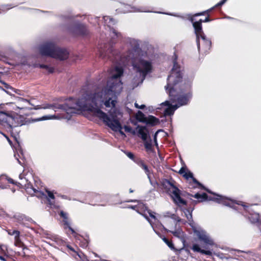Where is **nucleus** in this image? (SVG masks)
<instances>
[{"mask_svg": "<svg viewBox=\"0 0 261 261\" xmlns=\"http://www.w3.org/2000/svg\"><path fill=\"white\" fill-rule=\"evenodd\" d=\"M123 73V69L121 66H116L111 69L107 85L100 91L86 93L79 99L71 98L64 105L47 103L37 106L34 109H49L55 111L61 109L66 113L63 114V118L68 120L72 114L77 113L79 111H88L102 120L112 130L119 132L121 135L125 136L122 131V127L120 122L122 114L114 111L117 103V96L122 90V83L120 77Z\"/></svg>", "mask_w": 261, "mask_h": 261, "instance_id": "obj_1", "label": "nucleus"}, {"mask_svg": "<svg viewBox=\"0 0 261 261\" xmlns=\"http://www.w3.org/2000/svg\"><path fill=\"white\" fill-rule=\"evenodd\" d=\"M174 56L173 67L167 78V84L165 87L170 100H166L161 103L162 107H165V116L173 115L178 108L187 105L192 98V82L190 80L183 79L182 70L176 62V56Z\"/></svg>", "mask_w": 261, "mask_h": 261, "instance_id": "obj_2", "label": "nucleus"}, {"mask_svg": "<svg viewBox=\"0 0 261 261\" xmlns=\"http://www.w3.org/2000/svg\"><path fill=\"white\" fill-rule=\"evenodd\" d=\"M123 65L130 63L133 69L136 73L134 79L135 86L142 84L146 76L151 73L153 69V58L147 54L146 52L142 51L137 55L131 56L127 60L120 61Z\"/></svg>", "mask_w": 261, "mask_h": 261, "instance_id": "obj_3", "label": "nucleus"}, {"mask_svg": "<svg viewBox=\"0 0 261 261\" xmlns=\"http://www.w3.org/2000/svg\"><path fill=\"white\" fill-rule=\"evenodd\" d=\"M124 42L128 46V50L126 55L122 54L120 51L110 45L106 50L100 51V56L102 58H108L111 60H112V57H114L116 61L118 59H120V61H121L125 59L127 60L128 58L137 55L138 54L143 51L139 47V43L138 40L127 37L124 39Z\"/></svg>", "mask_w": 261, "mask_h": 261, "instance_id": "obj_4", "label": "nucleus"}, {"mask_svg": "<svg viewBox=\"0 0 261 261\" xmlns=\"http://www.w3.org/2000/svg\"><path fill=\"white\" fill-rule=\"evenodd\" d=\"M215 200L218 203L232 207L236 210H244L246 214L243 213V215L248 217L252 223H256L258 224L260 222L259 221V214L254 212L250 207V206L244 204L243 202L239 201L236 203L232 200L221 195H217V197L215 198ZM250 206H252V205H251Z\"/></svg>", "mask_w": 261, "mask_h": 261, "instance_id": "obj_5", "label": "nucleus"}, {"mask_svg": "<svg viewBox=\"0 0 261 261\" xmlns=\"http://www.w3.org/2000/svg\"><path fill=\"white\" fill-rule=\"evenodd\" d=\"M42 56H48L57 59L63 60L68 57V52L64 48L57 47L51 41H46L42 43L38 48Z\"/></svg>", "mask_w": 261, "mask_h": 261, "instance_id": "obj_6", "label": "nucleus"}, {"mask_svg": "<svg viewBox=\"0 0 261 261\" xmlns=\"http://www.w3.org/2000/svg\"><path fill=\"white\" fill-rule=\"evenodd\" d=\"M14 105V103L11 102L7 103L4 104L2 109L0 110V125L7 128L22 125L18 122V117H15L13 112L9 108Z\"/></svg>", "mask_w": 261, "mask_h": 261, "instance_id": "obj_7", "label": "nucleus"}, {"mask_svg": "<svg viewBox=\"0 0 261 261\" xmlns=\"http://www.w3.org/2000/svg\"><path fill=\"white\" fill-rule=\"evenodd\" d=\"M138 204L136 211L142 215L150 223L152 229L156 234H159L157 230L155 229V225H159L161 227H163V225L159 221L158 218L154 215V213L151 212L150 210H148L146 206L142 203L137 201Z\"/></svg>", "mask_w": 261, "mask_h": 261, "instance_id": "obj_8", "label": "nucleus"}, {"mask_svg": "<svg viewBox=\"0 0 261 261\" xmlns=\"http://www.w3.org/2000/svg\"><path fill=\"white\" fill-rule=\"evenodd\" d=\"M180 221V219L178 217H177L175 215H172L171 218L169 219L168 222L169 223H173L175 224V227H173L172 226H168L169 229L165 228V227L163 226L164 227H161L159 225H155V229L156 230V228H159L161 230L162 229H164L167 232H170L173 235L179 239L182 242L184 243L185 242V234L182 230L178 226H177V222Z\"/></svg>", "mask_w": 261, "mask_h": 261, "instance_id": "obj_9", "label": "nucleus"}, {"mask_svg": "<svg viewBox=\"0 0 261 261\" xmlns=\"http://www.w3.org/2000/svg\"><path fill=\"white\" fill-rule=\"evenodd\" d=\"M164 185L165 188L168 189V193L175 203L179 206L186 204V201L180 197V190L174 186L173 183L169 180H166Z\"/></svg>", "mask_w": 261, "mask_h": 261, "instance_id": "obj_10", "label": "nucleus"}, {"mask_svg": "<svg viewBox=\"0 0 261 261\" xmlns=\"http://www.w3.org/2000/svg\"><path fill=\"white\" fill-rule=\"evenodd\" d=\"M19 178L20 181L18 182V186H20L21 188H25L26 192L28 194L37 197H41L44 195L42 192L38 190V188H35L30 182L28 181V180L24 177L23 173L19 174Z\"/></svg>", "mask_w": 261, "mask_h": 261, "instance_id": "obj_11", "label": "nucleus"}, {"mask_svg": "<svg viewBox=\"0 0 261 261\" xmlns=\"http://www.w3.org/2000/svg\"><path fill=\"white\" fill-rule=\"evenodd\" d=\"M192 228L194 234L199 240L206 245L212 246L215 245L213 239L205 230L200 227L192 226Z\"/></svg>", "mask_w": 261, "mask_h": 261, "instance_id": "obj_12", "label": "nucleus"}, {"mask_svg": "<svg viewBox=\"0 0 261 261\" xmlns=\"http://www.w3.org/2000/svg\"><path fill=\"white\" fill-rule=\"evenodd\" d=\"M102 19L105 26H107L109 29L108 31L112 39L119 38L122 37V34L113 28V25L116 23V21L113 18L108 16H104Z\"/></svg>", "mask_w": 261, "mask_h": 261, "instance_id": "obj_13", "label": "nucleus"}, {"mask_svg": "<svg viewBox=\"0 0 261 261\" xmlns=\"http://www.w3.org/2000/svg\"><path fill=\"white\" fill-rule=\"evenodd\" d=\"M152 11L149 10L146 7H136L132 6L129 5L123 4L122 5L121 11L122 13H128V12H151Z\"/></svg>", "mask_w": 261, "mask_h": 261, "instance_id": "obj_14", "label": "nucleus"}, {"mask_svg": "<svg viewBox=\"0 0 261 261\" xmlns=\"http://www.w3.org/2000/svg\"><path fill=\"white\" fill-rule=\"evenodd\" d=\"M201 23L202 19H200L198 21L193 22V26L196 35V42L198 49L200 48V36H202V35H204L202 30Z\"/></svg>", "mask_w": 261, "mask_h": 261, "instance_id": "obj_15", "label": "nucleus"}, {"mask_svg": "<svg viewBox=\"0 0 261 261\" xmlns=\"http://www.w3.org/2000/svg\"><path fill=\"white\" fill-rule=\"evenodd\" d=\"M70 29V32L75 35H85L87 34V30L85 25L80 23L75 24Z\"/></svg>", "mask_w": 261, "mask_h": 261, "instance_id": "obj_16", "label": "nucleus"}, {"mask_svg": "<svg viewBox=\"0 0 261 261\" xmlns=\"http://www.w3.org/2000/svg\"><path fill=\"white\" fill-rule=\"evenodd\" d=\"M60 215L63 218V224L64 225V228H68L71 231V233L73 235L75 238L77 237V234L75 232L73 229H72L70 226V222L68 218V215L67 213L64 212L63 211H61L60 213Z\"/></svg>", "mask_w": 261, "mask_h": 261, "instance_id": "obj_17", "label": "nucleus"}, {"mask_svg": "<svg viewBox=\"0 0 261 261\" xmlns=\"http://www.w3.org/2000/svg\"><path fill=\"white\" fill-rule=\"evenodd\" d=\"M136 132L138 137H140L143 141H145L149 138V130L146 126L138 125L136 127Z\"/></svg>", "mask_w": 261, "mask_h": 261, "instance_id": "obj_18", "label": "nucleus"}, {"mask_svg": "<svg viewBox=\"0 0 261 261\" xmlns=\"http://www.w3.org/2000/svg\"><path fill=\"white\" fill-rule=\"evenodd\" d=\"M201 43L205 51L210 49L211 46V40L207 38L205 35L200 36V43Z\"/></svg>", "mask_w": 261, "mask_h": 261, "instance_id": "obj_19", "label": "nucleus"}, {"mask_svg": "<svg viewBox=\"0 0 261 261\" xmlns=\"http://www.w3.org/2000/svg\"><path fill=\"white\" fill-rule=\"evenodd\" d=\"M192 249L194 252H200L202 254H204L207 255H211L212 252L210 250H205L203 249H201L199 246L197 244H194L192 246Z\"/></svg>", "mask_w": 261, "mask_h": 261, "instance_id": "obj_20", "label": "nucleus"}, {"mask_svg": "<svg viewBox=\"0 0 261 261\" xmlns=\"http://www.w3.org/2000/svg\"><path fill=\"white\" fill-rule=\"evenodd\" d=\"M184 216L187 218L188 220L189 221V224L192 227L194 226L193 225V220H192V211L190 209H184L182 210Z\"/></svg>", "mask_w": 261, "mask_h": 261, "instance_id": "obj_21", "label": "nucleus"}, {"mask_svg": "<svg viewBox=\"0 0 261 261\" xmlns=\"http://www.w3.org/2000/svg\"><path fill=\"white\" fill-rule=\"evenodd\" d=\"M146 121H145L144 123L152 125H156L159 122V119L158 118L152 115H149L148 117H146Z\"/></svg>", "mask_w": 261, "mask_h": 261, "instance_id": "obj_22", "label": "nucleus"}, {"mask_svg": "<svg viewBox=\"0 0 261 261\" xmlns=\"http://www.w3.org/2000/svg\"><path fill=\"white\" fill-rule=\"evenodd\" d=\"M183 176L187 179H189L190 178L192 179L193 182L194 184L198 185L199 186H201V185L199 183L193 176V174L190 171L187 170V172L184 174Z\"/></svg>", "mask_w": 261, "mask_h": 261, "instance_id": "obj_23", "label": "nucleus"}, {"mask_svg": "<svg viewBox=\"0 0 261 261\" xmlns=\"http://www.w3.org/2000/svg\"><path fill=\"white\" fill-rule=\"evenodd\" d=\"M144 141V144L145 148L146 150V151L148 152H151L153 151L152 145V142L151 140L149 139V140H146Z\"/></svg>", "mask_w": 261, "mask_h": 261, "instance_id": "obj_24", "label": "nucleus"}, {"mask_svg": "<svg viewBox=\"0 0 261 261\" xmlns=\"http://www.w3.org/2000/svg\"><path fill=\"white\" fill-rule=\"evenodd\" d=\"M136 119L140 122H144L146 121V117L145 115L140 111H138V112L136 113Z\"/></svg>", "mask_w": 261, "mask_h": 261, "instance_id": "obj_25", "label": "nucleus"}, {"mask_svg": "<svg viewBox=\"0 0 261 261\" xmlns=\"http://www.w3.org/2000/svg\"><path fill=\"white\" fill-rule=\"evenodd\" d=\"M41 192V191H40ZM41 192H42L44 195H43L41 197H38L39 198H42L43 197H48V198L49 199V200H54L55 199V196L54 195V193L48 190H45V192H43L42 191H41Z\"/></svg>", "mask_w": 261, "mask_h": 261, "instance_id": "obj_26", "label": "nucleus"}, {"mask_svg": "<svg viewBox=\"0 0 261 261\" xmlns=\"http://www.w3.org/2000/svg\"><path fill=\"white\" fill-rule=\"evenodd\" d=\"M193 197L197 199H199L200 201H202L207 199V195L205 193H203L202 194L196 193L193 196Z\"/></svg>", "mask_w": 261, "mask_h": 261, "instance_id": "obj_27", "label": "nucleus"}, {"mask_svg": "<svg viewBox=\"0 0 261 261\" xmlns=\"http://www.w3.org/2000/svg\"><path fill=\"white\" fill-rule=\"evenodd\" d=\"M15 218L19 223L25 225L24 221L27 219V218L24 216L20 215H15Z\"/></svg>", "mask_w": 261, "mask_h": 261, "instance_id": "obj_28", "label": "nucleus"}, {"mask_svg": "<svg viewBox=\"0 0 261 261\" xmlns=\"http://www.w3.org/2000/svg\"><path fill=\"white\" fill-rule=\"evenodd\" d=\"M7 232L10 236H14V238L20 236V232L16 230L8 229Z\"/></svg>", "mask_w": 261, "mask_h": 261, "instance_id": "obj_29", "label": "nucleus"}, {"mask_svg": "<svg viewBox=\"0 0 261 261\" xmlns=\"http://www.w3.org/2000/svg\"><path fill=\"white\" fill-rule=\"evenodd\" d=\"M55 117H56V116L55 115L44 116L42 117H40V118L35 119V121H43V120H48V119H53Z\"/></svg>", "mask_w": 261, "mask_h": 261, "instance_id": "obj_30", "label": "nucleus"}, {"mask_svg": "<svg viewBox=\"0 0 261 261\" xmlns=\"http://www.w3.org/2000/svg\"><path fill=\"white\" fill-rule=\"evenodd\" d=\"M162 240L171 249H174V245L172 242L169 241L167 239H166L165 237L163 238Z\"/></svg>", "mask_w": 261, "mask_h": 261, "instance_id": "obj_31", "label": "nucleus"}, {"mask_svg": "<svg viewBox=\"0 0 261 261\" xmlns=\"http://www.w3.org/2000/svg\"><path fill=\"white\" fill-rule=\"evenodd\" d=\"M13 7L10 5H3L0 7V13L1 11H4L11 9Z\"/></svg>", "mask_w": 261, "mask_h": 261, "instance_id": "obj_32", "label": "nucleus"}, {"mask_svg": "<svg viewBox=\"0 0 261 261\" xmlns=\"http://www.w3.org/2000/svg\"><path fill=\"white\" fill-rule=\"evenodd\" d=\"M161 106V107L160 108H156V107H153V106H149L147 109L149 111V112H153V111H154L156 109H163V111H164V109H165V107H162L161 104L160 105Z\"/></svg>", "mask_w": 261, "mask_h": 261, "instance_id": "obj_33", "label": "nucleus"}, {"mask_svg": "<svg viewBox=\"0 0 261 261\" xmlns=\"http://www.w3.org/2000/svg\"><path fill=\"white\" fill-rule=\"evenodd\" d=\"M14 244L16 246L21 247L22 245L21 241L20 239L19 236L14 238Z\"/></svg>", "mask_w": 261, "mask_h": 261, "instance_id": "obj_34", "label": "nucleus"}, {"mask_svg": "<svg viewBox=\"0 0 261 261\" xmlns=\"http://www.w3.org/2000/svg\"><path fill=\"white\" fill-rule=\"evenodd\" d=\"M142 169H143L145 171V173L147 174L148 178L150 180V178L149 176L150 171L147 167V166L144 164V166L142 167Z\"/></svg>", "mask_w": 261, "mask_h": 261, "instance_id": "obj_35", "label": "nucleus"}, {"mask_svg": "<svg viewBox=\"0 0 261 261\" xmlns=\"http://www.w3.org/2000/svg\"><path fill=\"white\" fill-rule=\"evenodd\" d=\"M40 67L41 68H45L49 72H53L54 71V69L52 68V67H48L47 66V65H40Z\"/></svg>", "mask_w": 261, "mask_h": 261, "instance_id": "obj_36", "label": "nucleus"}, {"mask_svg": "<svg viewBox=\"0 0 261 261\" xmlns=\"http://www.w3.org/2000/svg\"><path fill=\"white\" fill-rule=\"evenodd\" d=\"M123 128L126 132L133 133V134L135 133V131L133 132L132 127L129 126L125 125Z\"/></svg>", "mask_w": 261, "mask_h": 261, "instance_id": "obj_37", "label": "nucleus"}, {"mask_svg": "<svg viewBox=\"0 0 261 261\" xmlns=\"http://www.w3.org/2000/svg\"><path fill=\"white\" fill-rule=\"evenodd\" d=\"M125 153L126 155H127V156L128 158H129L130 159L133 160L134 162L136 161L134 159V154L132 152H125Z\"/></svg>", "mask_w": 261, "mask_h": 261, "instance_id": "obj_38", "label": "nucleus"}, {"mask_svg": "<svg viewBox=\"0 0 261 261\" xmlns=\"http://www.w3.org/2000/svg\"><path fill=\"white\" fill-rule=\"evenodd\" d=\"M187 170H187L186 168H185V167H181V168L180 169V170H179V171H178V173H179L180 174L182 175V176H183V175H184V174H185V173L187 172Z\"/></svg>", "mask_w": 261, "mask_h": 261, "instance_id": "obj_39", "label": "nucleus"}, {"mask_svg": "<svg viewBox=\"0 0 261 261\" xmlns=\"http://www.w3.org/2000/svg\"><path fill=\"white\" fill-rule=\"evenodd\" d=\"M135 162L141 168L145 164L143 161L140 160H136Z\"/></svg>", "mask_w": 261, "mask_h": 261, "instance_id": "obj_40", "label": "nucleus"}, {"mask_svg": "<svg viewBox=\"0 0 261 261\" xmlns=\"http://www.w3.org/2000/svg\"><path fill=\"white\" fill-rule=\"evenodd\" d=\"M77 255L79 256V257L83 260V261H89L87 257L85 256L83 254H81L79 253H77Z\"/></svg>", "mask_w": 261, "mask_h": 261, "instance_id": "obj_41", "label": "nucleus"}, {"mask_svg": "<svg viewBox=\"0 0 261 261\" xmlns=\"http://www.w3.org/2000/svg\"><path fill=\"white\" fill-rule=\"evenodd\" d=\"M159 131L156 132L154 136H153V140H154V142L155 143V146L158 147V142H157V135H158V133Z\"/></svg>", "mask_w": 261, "mask_h": 261, "instance_id": "obj_42", "label": "nucleus"}, {"mask_svg": "<svg viewBox=\"0 0 261 261\" xmlns=\"http://www.w3.org/2000/svg\"><path fill=\"white\" fill-rule=\"evenodd\" d=\"M6 247L3 245H0V254H5Z\"/></svg>", "mask_w": 261, "mask_h": 261, "instance_id": "obj_43", "label": "nucleus"}, {"mask_svg": "<svg viewBox=\"0 0 261 261\" xmlns=\"http://www.w3.org/2000/svg\"><path fill=\"white\" fill-rule=\"evenodd\" d=\"M6 247L3 245H0V254H5Z\"/></svg>", "mask_w": 261, "mask_h": 261, "instance_id": "obj_44", "label": "nucleus"}, {"mask_svg": "<svg viewBox=\"0 0 261 261\" xmlns=\"http://www.w3.org/2000/svg\"><path fill=\"white\" fill-rule=\"evenodd\" d=\"M227 1V0H222V1H221L219 3H218V4H217L215 5V7H218L221 6L222 5L224 4Z\"/></svg>", "mask_w": 261, "mask_h": 261, "instance_id": "obj_45", "label": "nucleus"}, {"mask_svg": "<svg viewBox=\"0 0 261 261\" xmlns=\"http://www.w3.org/2000/svg\"><path fill=\"white\" fill-rule=\"evenodd\" d=\"M135 106L136 108L140 109H143L145 107V106L144 105H142L140 106L137 102L135 103Z\"/></svg>", "mask_w": 261, "mask_h": 261, "instance_id": "obj_46", "label": "nucleus"}, {"mask_svg": "<svg viewBox=\"0 0 261 261\" xmlns=\"http://www.w3.org/2000/svg\"><path fill=\"white\" fill-rule=\"evenodd\" d=\"M7 180L10 183L18 185V182H15L14 180L11 178H7Z\"/></svg>", "mask_w": 261, "mask_h": 261, "instance_id": "obj_47", "label": "nucleus"}, {"mask_svg": "<svg viewBox=\"0 0 261 261\" xmlns=\"http://www.w3.org/2000/svg\"><path fill=\"white\" fill-rule=\"evenodd\" d=\"M19 100H20V101L23 102V103L31 104L30 102L28 100L23 99V98H19Z\"/></svg>", "mask_w": 261, "mask_h": 261, "instance_id": "obj_48", "label": "nucleus"}, {"mask_svg": "<svg viewBox=\"0 0 261 261\" xmlns=\"http://www.w3.org/2000/svg\"><path fill=\"white\" fill-rule=\"evenodd\" d=\"M211 21V19L209 18L208 17H206L204 20H202V22H208Z\"/></svg>", "mask_w": 261, "mask_h": 261, "instance_id": "obj_49", "label": "nucleus"}, {"mask_svg": "<svg viewBox=\"0 0 261 261\" xmlns=\"http://www.w3.org/2000/svg\"><path fill=\"white\" fill-rule=\"evenodd\" d=\"M128 207L130 208H132V209H133V210H135V211H136V209L137 208V206L136 205H133V206H129Z\"/></svg>", "mask_w": 261, "mask_h": 261, "instance_id": "obj_50", "label": "nucleus"}, {"mask_svg": "<svg viewBox=\"0 0 261 261\" xmlns=\"http://www.w3.org/2000/svg\"><path fill=\"white\" fill-rule=\"evenodd\" d=\"M205 13V11L204 12H201V13H197L196 14H195V16H200V15H203L204 13Z\"/></svg>", "mask_w": 261, "mask_h": 261, "instance_id": "obj_51", "label": "nucleus"}, {"mask_svg": "<svg viewBox=\"0 0 261 261\" xmlns=\"http://www.w3.org/2000/svg\"><path fill=\"white\" fill-rule=\"evenodd\" d=\"M257 224V226H258V228H259V229H260V232H261V222L260 221V222H258V224Z\"/></svg>", "mask_w": 261, "mask_h": 261, "instance_id": "obj_52", "label": "nucleus"}, {"mask_svg": "<svg viewBox=\"0 0 261 261\" xmlns=\"http://www.w3.org/2000/svg\"><path fill=\"white\" fill-rule=\"evenodd\" d=\"M0 260L3 261H6L5 258L2 255H0Z\"/></svg>", "mask_w": 261, "mask_h": 261, "instance_id": "obj_53", "label": "nucleus"}, {"mask_svg": "<svg viewBox=\"0 0 261 261\" xmlns=\"http://www.w3.org/2000/svg\"><path fill=\"white\" fill-rule=\"evenodd\" d=\"M67 247H68L70 250H72V251H73L75 252V251H74V250L73 249V248L72 247H71V246H70L68 245V246H67Z\"/></svg>", "mask_w": 261, "mask_h": 261, "instance_id": "obj_54", "label": "nucleus"}, {"mask_svg": "<svg viewBox=\"0 0 261 261\" xmlns=\"http://www.w3.org/2000/svg\"><path fill=\"white\" fill-rule=\"evenodd\" d=\"M165 14H167V15H172V16H174L178 17V15H175V14H171V13H165Z\"/></svg>", "mask_w": 261, "mask_h": 261, "instance_id": "obj_55", "label": "nucleus"}, {"mask_svg": "<svg viewBox=\"0 0 261 261\" xmlns=\"http://www.w3.org/2000/svg\"><path fill=\"white\" fill-rule=\"evenodd\" d=\"M93 195H94V194H93V193H89V194H88V195H87V197H91L92 196H93Z\"/></svg>", "mask_w": 261, "mask_h": 261, "instance_id": "obj_56", "label": "nucleus"}, {"mask_svg": "<svg viewBox=\"0 0 261 261\" xmlns=\"http://www.w3.org/2000/svg\"><path fill=\"white\" fill-rule=\"evenodd\" d=\"M15 157L16 158V160H17L18 162L19 163V164H21V162L19 160V159H18V158L16 156V155L15 154Z\"/></svg>", "mask_w": 261, "mask_h": 261, "instance_id": "obj_57", "label": "nucleus"}, {"mask_svg": "<svg viewBox=\"0 0 261 261\" xmlns=\"http://www.w3.org/2000/svg\"><path fill=\"white\" fill-rule=\"evenodd\" d=\"M3 135L7 138V139L8 140V141H9V143H10V141L9 139V138L8 137H7L5 135L3 134Z\"/></svg>", "mask_w": 261, "mask_h": 261, "instance_id": "obj_58", "label": "nucleus"}, {"mask_svg": "<svg viewBox=\"0 0 261 261\" xmlns=\"http://www.w3.org/2000/svg\"><path fill=\"white\" fill-rule=\"evenodd\" d=\"M2 83L5 85V87H7L8 85L6 83H5V82H2Z\"/></svg>", "mask_w": 261, "mask_h": 261, "instance_id": "obj_59", "label": "nucleus"}, {"mask_svg": "<svg viewBox=\"0 0 261 261\" xmlns=\"http://www.w3.org/2000/svg\"><path fill=\"white\" fill-rule=\"evenodd\" d=\"M136 201H137V200H131L128 201V202H136Z\"/></svg>", "mask_w": 261, "mask_h": 261, "instance_id": "obj_60", "label": "nucleus"}, {"mask_svg": "<svg viewBox=\"0 0 261 261\" xmlns=\"http://www.w3.org/2000/svg\"><path fill=\"white\" fill-rule=\"evenodd\" d=\"M129 192L130 193H133V190H132V189H129Z\"/></svg>", "mask_w": 261, "mask_h": 261, "instance_id": "obj_61", "label": "nucleus"}, {"mask_svg": "<svg viewBox=\"0 0 261 261\" xmlns=\"http://www.w3.org/2000/svg\"><path fill=\"white\" fill-rule=\"evenodd\" d=\"M213 9V8H211V9H209V10H207L206 11L207 12H210L211 10H212Z\"/></svg>", "mask_w": 261, "mask_h": 261, "instance_id": "obj_62", "label": "nucleus"}, {"mask_svg": "<svg viewBox=\"0 0 261 261\" xmlns=\"http://www.w3.org/2000/svg\"><path fill=\"white\" fill-rule=\"evenodd\" d=\"M98 19V17H96L94 18V19L97 21V20Z\"/></svg>", "mask_w": 261, "mask_h": 261, "instance_id": "obj_63", "label": "nucleus"}, {"mask_svg": "<svg viewBox=\"0 0 261 261\" xmlns=\"http://www.w3.org/2000/svg\"><path fill=\"white\" fill-rule=\"evenodd\" d=\"M191 21H192V22H193V18H192L191 19Z\"/></svg>", "mask_w": 261, "mask_h": 261, "instance_id": "obj_64", "label": "nucleus"}]
</instances>
